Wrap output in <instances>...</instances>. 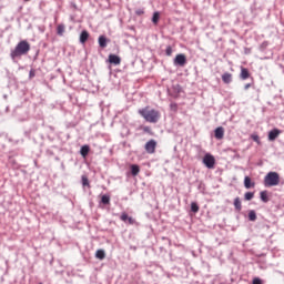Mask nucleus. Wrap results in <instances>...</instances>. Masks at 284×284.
<instances>
[{
    "label": "nucleus",
    "instance_id": "7",
    "mask_svg": "<svg viewBox=\"0 0 284 284\" xmlns=\"http://www.w3.org/2000/svg\"><path fill=\"white\" fill-rule=\"evenodd\" d=\"M225 136V129L223 126H219L215 129V139L221 141Z\"/></svg>",
    "mask_w": 284,
    "mask_h": 284
},
{
    "label": "nucleus",
    "instance_id": "3",
    "mask_svg": "<svg viewBox=\"0 0 284 284\" xmlns=\"http://www.w3.org/2000/svg\"><path fill=\"white\" fill-rule=\"evenodd\" d=\"M281 183V175L276 172H268L264 178L265 187H274Z\"/></svg>",
    "mask_w": 284,
    "mask_h": 284
},
{
    "label": "nucleus",
    "instance_id": "10",
    "mask_svg": "<svg viewBox=\"0 0 284 284\" xmlns=\"http://www.w3.org/2000/svg\"><path fill=\"white\" fill-rule=\"evenodd\" d=\"M121 221H123V223H129V225H134V219L128 216V213L123 212L120 216Z\"/></svg>",
    "mask_w": 284,
    "mask_h": 284
},
{
    "label": "nucleus",
    "instance_id": "34",
    "mask_svg": "<svg viewBox=\"0 0 284 284\" xmlns=\"http://www.w3.org/2000/svg\"><path fill=\"white\" fill-rule=\"evenodd\" d=\"M30 77H34V73L32 71H30Z\"/></svg>",
    "mask_w": 284,
    "mask_h": 284
},
{
    "label": "nucleus",
    "instance_id": "9",
    "mask_svg": "<svg viewBox=\"0 0 284 284\" xmlns=\"http://www.w3.org/2000/svg\"><path fill=\"white\" fill-rule=\"evenodd\" d=\"M109 63H112L113 65H121V58L116 54H110Z\"/></svg>",
    "mask_w": 284,
    "mask_h": 284
},
{
    "label": "nucleus",
    "instance_id": "2",
    "mask_svg": "<svg viewBox=\"0 0 284 284\" xmlns=\"http://www.w3.org/2000/svg\"><path fill=\"white\" fill-rule=\"evenodd\" d=\"M30 52V42L27 40H21L16 48L11 51V59H21V57H26Z\"/></svg>",
    "mask_w": 284,
    "mask_h": 284
},
{
    "label": "nucleus",
    "instance_id": "25",
    "mask_svg": "<svg viewBox=\"0 0 284 284\" xmlns=\"http://www.w3.org/2000/svg\"><path fill=\"white\" fill-rule=\"evenodd\" d=\"M101 203H103V205H109L110 204L109 195H102Z\"/></svg>",
    "mask_w": 284,
    "mask_h": 284
},
{
    "label": "nucleus",
    "instance_id": "1",
    "mask_svg": "<svg viewBox=\"0 0 284 284\" xmlns=\"http://www.w3.org/2000/svg\"><path fill=\"white\" fill-rule=\"evenodd\" d=\"M139 114L146 121V123H159L161 119V112L151 106L140 109Z\"/></svg>",
    "mask_w": 284,
    "mask_h": 284
},
{
    "label": "nucleus",
    "instance_id": "4",
    "mask_svg": "<svg viewBox=\"0 0 284 284\" xmlns=\"http://www.w3.org/2000/svg\"><path fill=\"white\" fill-rule=\"evenodd\" d=\"M203 164L209 170H214V165H216V159L214 158V155L206 153L203 158Z\"/></svg>",
    "mask_w": 284,
    "mask_h": 284
},
{
    "label": "nucleus",
    "instance_id": "11",
    "mask_svg": "<svg viewBox=\"0 0 284 284\" xmlns=\"http://www.w3.org/2000/svg\"><path fill=\"white\" fill-rule=\"evenodd\" d=\"M232 79H233V75L230 72H225V73L222 74V81L226 85H229V83H232Z\"/></svg>",
    "mask_w": 284,
    "mask_h": 284
},
{
    "label": "nucleus",
    "instance_id": "13",
    "mask_svg": "<svg viewBox=\"0 0 284 284\" xmlns=\"http://www.w3.org/2000/svg\"><path fill=\"white\" fill-rule=\"evenodd\" d=\"M233 205H234L236 212H241V210H243V205L241 203V197H235Z\"/></svg>",
    "mask_w": 284,
    "mask_h": 284
},
{
    "label": "nucleus",
    "instance_id": "37",
    "mask_svg": "<svg viewBox=\"0 0 284 284\" xmlns=\"http://www.w3.org/2000/svg\"><path fill=\"white\" fill-rule=\"evenodd\" d=\"M24 1H27V2H28V1H30V0H24Z\"/></svg>",
    "mask_w": 284,
    "mask_h": 284
},
{
    "label": "nucleus",
    "instance_id": "16",
    "mask_svg": "<svg viewBox=\"0 0 284 284\" xmlns=\"http://www.w3.org/2000/svg\"><path fill=\"white\" fill-rule=\"evenodd\" d=\"M160 19H161V13L159 11H155L152 17V23H154V26H159Z\"/></svg>",
    "mask_w": 284,
    "mask_h": 284
},
{
    "label": "nucleus",
    "instance_id": "32",
    "mask_svg": "<svg viewBox=\"0 0 284 284\" xmlns=\"http://www.w3.org/2000/svg\"><path fill=\"white\" fill-rule=\"evenodd\" d=\"M252 139H253V141H255L256 143H258V141H260L258 135H253Z\"/></svg>",
    "mask_w": 284,
    "mask_h": 284
},
{
    "label": "nucleus",
    "instance_id": "29",
    "mask_svg": "<svg viewBox=\"0 0 284 284\" xmlns=\"http://www.w3.org/2000/svg\"><path fill=\"white\" fill-rule=\"evenodd\" d=\"M135 14H136L138 17H142V14H145V10H143V9H136V10H135Z\"/></svg>",
    "mask_w": 284,
    "mask_h": 284
},
{
    "label": "nucleus",
    "instance_id": "21",
    "mask_svg": "<svg viewBox=\"0 0 284 284\" xmlns=\"http://www.w3.org/2000/svg\"><path fill=\"white\" fill-rule=\"evenodd\" d=\"M64 32H65V26L59 24L57 28V34H59V37H63Z\"/></svg>",
    "mask_w": 284,
    "mask_h": 284
},
{
    "label": "nucleus",
    "instance_id": "23",
    "mask_svg": "<svg viewBox=\"0 0 284 284\" xmlns=\"http://www.w3.org/2000/svg\"><path fill=\"white\" fill-rule=\"evenodd\" d=\"M200 207L199 204L196 202H192L191 203V212H193V214H196L199 212Z\"/></svg>",
    "mask_w": 284,
    "mask_h": 284
},
{
    "label": "nucleus",
    "instance_id": "19",
    "mask_svg": "<svg viewBox=\"0 0 284 284\" xmlns=\"http://www.w3.org/2000/svg\"><path fill=\"white\" fill-rule=\"evenodd\" d=\"M139 172H141V168H139V165L136 164L131 165V173L133 176H139Z\"/></svg>",
    "mask_w": 284,
    "mask_h": 284
},
{
    "label": "nucleus",
    "instance_id": "15",
    "mask_svg": "<svg viewBox=\"0 0 284 284\" xmlns=\"http://www.w3.org/2000/svg\"><path fill=\"white\" fill-rule=\"evenodd\" d=\"M99 45L100 48H108V38L105 36L99 37Z\"/></svg>",
    "mask_w": 284,
    "mask_h": 284
},
{
    "label": "nucleus",
    "instance_id": "33",
    "mask_svg": "<svg viewBox=\"0 0 284 284\" xmlns=\"http://www.w3.org/2000/svg\"><path fill=\"white\" fill-rule=\"evenodd\" d=\"M250 88H252L251 83H247V84L244 85V90H250Z\"/></svg>",
    "mask_w": 284,
    "mask_h": 284
},
{
    "label": "nucleus",
    "instance_id": "35",
    "mask_svg": "<svg viewBox=\"0 0 284 284\" xmlns=\"http://www.w3.org/2000/svg\"><path fill=\"white\" fill-rule=\"evenodd\" d=\"M173 105V108H176V104H172Z\"/></svg>",
    "mask_w": 284,
    "mask_h": 284
},
{
    "label": "nucleus",
    "instance_id": "18",
    "mask_svg": "<svg viewBox=\"0 0 284 284\" xmlns=\"http://www.w3.org/2000/svg\"><path fill=\"white\" fill-rule=\"evenodd\" d=\"M244 186L246 190H250V187H254V183H252V179L250 176L244 178Z\"/></svg>",
    "mask_w": 284,
    "mask_h": 284
},
{
    "label": "nucleus",
    "instance_id": "27",
    "mask_svg": "<svg viewBox=\"0 0 284 284\" xmlns=\"http://www.w3.org/2000/svg\"><path fill=\"white\" fill-rule=\"evenodd\" d=\"M248 220L250 221H256V212L255 211H250L248 212Z\"/></svg>",
    "mask_w": 284,
    "mask_h": 284
},
{
    "label": "nucleus",
    "instance_id": "20",
    "mask_svg": "<svg viewBox=\"0 0 284 284\" xmlns=\"http://www.w3.org/2000/svg\"><path fill=\"white\" fill-rule=\"evenodd\" d=\"M95 257H98L99 261H103V258H105V251H103V250H98V251L95 252Z\"/></svg>",
    "mask_w": 284,
    "mask_h": 284
},
{
    "label": "nucleus",
    "instance_id": "31",
    "mask_svg": "<svg viewBox=\"0 0 284 284\" xmlns=\"http://www.w3.org/2000/svg\"><path fill=\"white\" fill-rule=\"evenodd\" d=\"M253 284H263V281L258 277L253 278Z\"/></svg>",
    "mask_w": 284,
    "mask_h": 284
},
{
    "label": "nucleus",
    "instance_id": "6",
    "mask_svg": "<svg viewBox=\"0 0 284 284\" xmlns=\"http://www.w3.org/2000/svg\"><path fill=\"white\" fill-rule=\"evenodd\" d=\"M173 63L174 65H180V68H183L187 63V58L185 54L180 53L175 57Z\"/></svg>",
    "mask_w": 284,
    "mask_h": 284
},
{
    "label": "nucleus",
    "instance_id": "36",
    "mask_svg": "<svg viewBox=\"0 0 284 284\" xmlns=\"http://www.w3.org/2000/svg\"><path fill=\"white\" fill-rule=\"evenodd\" d=\"M173 105V108H176V104H172Z\"/></svg>",
    "mask_w": 284,
    "mask_h": 284
},
{
    "label": "nucleus",
    "instance_id": "30",
    "mask_svg": "<svg viewBox=\"0 0 284 284\" xmlns=\"http://www.w3.org/2000/svg\"><path fill=\"white\" fill-rule=\"evenodd\" d=\"M143 132H145L146 134H152V129L150 126H143Z\"/></svg>",
    "mask_w": 284,
    "mask_h": 284
},
{
    "label": "nucleus",
    "instance_id": "28",
    "mask_svg": "<svg viewBox=\"0 0 284 284\" xmlns=\"http://www.w3.org/2000/svg\"><path fill=\"white\" fill-rule=\"evenodd\" d=\"M172 52H173L172 47L171 45L166 47V50H165L166 57H172Z\"/></svg>",
    "mask_w": 284,
    "mask_h": 284
},
{
    "label": "nucleus",
    "instance_id": "22",
    "mask_svg": "<svg viewBox=\"0 0 284 284\" xmlns=\"http://www.w3.org/2000/svg\"><path fill=\"white\" fill-rule=\"evenodd\" d=\"M261 196V201H263V203H267V201H270V197H267V191H262L260 193Z\"/></svg>",
    "mask_w": 284,
    "mask_h": 284
},
{
    "label": "nucleus",
    "instance_id": "17",
    "mask_svg": "<svg viewBox=\"0 0 284 284\" xmlns=\"http://www.w3.org/2000/svg\"><path fill=\"white\" fill-rule=\"evenodd\" d=\"M80 154H81V156H83L85 159V156H88V154H90V146L83 145L80 150Z\"/></svg>",
    "mask_w": 284,
    "mask_h": 284
},
{
    "label": "nucleus",
    "instance_id": "8",
    "mask_svg": "<svg viewBox=\"0 0 284 284\" xmlns=\"http://www.w3.org/2000/svg\"><path fill=\"white\" fill-rule=\"evenodd\" d=\"M280 134H281V130L273 129L272 131L268 132V141H276Z\"/></svg>",
    "mask_w": 284,
    "mask_h": 284
},
{
    "label": "nucleus",
    "instance_id": "24",
    "mask_svg": "<svg viewBox=\"0 0 284 284\" xmlns=\"http://www.w3.org/2000/svg\"><path fill=\"white\" fill-rule=\"evenodd\" d=\"M82 185L83 187H90V180L85 175H82Z\"/></svg>",
    "mask_w": 284,
    "mask_h": 284
},
{
    "label": "nucleus",
    "instance_id": "5",
    "mask_svg": "<svg viewBox=\"0 0 284 284\" xmlns=\"http://www.w3.org/2000/svg\"><path fill=\"white\" fill-rule=\"evenodd\" d=\"M144 150L148 154H154L156 152V142L155 140H150L145 143Z\"/></svg>",
    "mask_w": 284,
    "mask_h": 284
},
{
    "label": "nucleus",
    "instance_id": "12",
    "mask_svg": "<svg viewBox=\"0 0 284 284\" xmlns=\"http://www.w3.org/2000/svg\"><path fill=\"white\" fill-rule=\"evenodd\" d=\"M240 79H242V81H245V80L250 79V70L242 67L241 68V73H240Z\"/></svg>",
    "mask_w": 284,
    "mask_h": 284
},
{
    "label": "nucleus",
    "instance_id": "14",
    "mask_svg": "<svg viewBox=\"0 0 284 284\" xmlns=\"http://www.w3.org/2000/svg\"><path fill=\"white\" fill-rule=\"evenodd\" d=\"M90 39V33L88 31H82L80 34V43H85Z\"/></svg>",
    "mask_w": 284,
    "mask_h": 284
},
{
    "label": "nucleus",
    "instance_id": "26",
    "mask_svg": "<svg viewBox=\"0 0 284 284\" xmlns=\"http://www.w3.org/2000/svg\"><path fill=\"white\" fill-rule=\"evenodd\" d=\"M245 201H252L254 199V193L246 192L244 195Z\"/></svg>",
    "mask_w": 284,
    "mask_h": 284
}]
</instances>
